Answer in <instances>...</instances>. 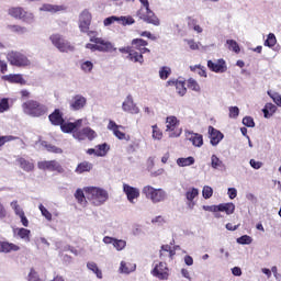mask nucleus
<instances>
[{"label":"nucleus","mask_w":281,"mask_h":281,"mask_svg":"<svg viewBox=\"0 0 281 281\" xmlns=\"http://www.w3.org/2000/svg\"><path fill=\"white\" fill-rule=\"evenodd\" d=\"M268 95L269 98H271V100H273L274 104H277V106H280L281 108V95L279 92H276V91H271V90H268Z\"/></svg>","instance_id":"nucleus-49"},{"label":"nucleus","mask_w":281,"mask_h":281,"mask_svg":"<svg viewBox=\"0 0 281 281\" xmlns=\"http://www.w3.org/2000/svg\"><path fill=\"white\" fill-rule=\"evenodd\" d=\"M190 69L194 72L200 75L202 78H207V72L205 71V67L201 65L190 66Z\"/></svg>","instance_id":"nucleus-47"},{"label":"nucleus","mask_w":281,"mask_h":281,"mask_svg":"<svg viewBox=\"0 0 281 281\" xmlns=\"http://www.w3.org/2000/svg\"><path fill=\"white\" fill-rule=\"evenodd\" d=\"M127 60H130V63H138V65H144V56L134 49H132V53L127 55Z\"/></svg>","instance_id":"nucleus-32"},{"label":"nucleus","mask_w":281,"mask_h":281,"mask_svg":"<svg viewBox=\"0 0 281 281\" xmlns=\"http://www.w3.org/2000/svg\"><path fill=\"white\" fill-rule=\"evenodd\" d=\"M16 139H19V137L12 136V135L1 136L0 137V148H1V146H4L5 144H8V142H14Z\"/></svg>","instance_id":"nucleus-61"},{"label":"nucleus","mask_w":281,"mask_h":281,"mask_svg":"<svg viewBox=\"0 0 281 281\" xmlns=\"http://www.w3.org/2000/svg\"><path fill=\"white\" fill-rule=\"evenodd\" d=\"M41 146H43V148H46L48 153H55L56 155H60L63 153V149L60 147H56L52 144H47V142L45 140L41 142Z\"/></svg>","instance_id":"nucleus-40"},{"label":"nucleus","mask_w":281,"mask_h":281,"mask_svg":"<svg viewBox=\"0 0 281 281\" xmlns=\"http://www.w3.org/2000/svg\"><path fill=\"white\" fill-rule=\"evenodd\" d=\"M14 236H18V238H21V240H24L25 243H30V235L32 234L31 229L27 228H14L13 229Z\"/></svg>","instance_id":"nucleus-29"},{"label":"nucleus","mask_w":281,"mask_h":281,"mask_svg":"<svg viewBox=\"0 0 281 281\" xmlns=\"http://www.w3.org/2000/svg\"><path fill=\"white\" fill-rule=\"evenodd\" d=\"M38 210L46 221H52V213L43 204L38 205Z\"/></svg>","instance_id":"nucleus-55"},{"label":"nucleus","mask_w":281,"mask_h":281,"mask_svg":"<svg viewBox=\"0 0 281 281\" xmlns=\"http://www.w3.org/2000/svg\"><path fill=\"white\" fill-rule=\"evenodd\" d=\"M151 137L153 139H155L156 142H161V139L164 138V132L161 131V128H159V126H157V124L151 126Z\"/></svg>","instance_id":"nucleus-39"},{"label":"nucleus","mask_w":281,"mask_h":281,"mask_svg":"<svg viewBox=\"0 0 281 281\" xmlns=\"http://www.w3.org/2000/svg\"><path fill=\"white\" fill-rule=\"evenodd\" d=\"M113 23H120L121 25H133L135 23V19L132 16H109L104 19L103 25L104 27H109V25H113Z\"/></svg>","instance_id":"nucleus-15"},{"label":"nucleus","mask_w":281,"mask_h":281,"mask_svg":"<svg viewBox=\"0 0 281 281\" xmlns=\"http://www.w3.org/2000/svg\"><path fill=\"white\" fill-rule=\"evenodd\" d=\"M8 30H10V32H13L14 34H19V35L27 34V32H29L26 26H21L19 24L9 25Z\"/></svg>","instance_id":"nucleus-38"},{"label":"nucleus","mask_w":281,"mask_h":281,"mask_svg":"<svg viewBox=\"0 0 281 281\" xmlns=\"http://www.w3.org/2000/svg\"><path fill=\"white\" fill-rule=\"evenodd\" d=\"M80 69L83 74H91L93 71V61L91 60H81L80 61Z\"/></svg>","instance_id":"nucleus-42"},{"label":"nucleus","mask_w":281,"mask_h":281,"mask_svg":"<svg viewBox=\"0 0 281 281\" xmlns=\"http://www.w3.org/2000/svg\"><path fill=\"white\" fill-rule=\"evenodd\" d=\"M187 45L190 47L192 50L199 49V43H196L194 40H186Z\"/></svg>","instance_id":"nucleus-64"},{"label":"nucleus","mask_w":281,"mask_h":281,"mask_svg":"<svg viewBox=\"0 0 281 281\" xmlns=\"http://www.w3.org/2000/svg\"><path fill=\"white\" fill-rule=\"evenodd\" d=\"M169 87H176V91L178 95H186L188 93V89L186 88V81L177 80V79H170L167 81Z\"/></svg>","instance_id":"nucleus-26"},{"label":"nucleus","mask_w":281,"mask_h":281,"mask_svg":"<svg viewBox=\"0 0 281 281\" xmlns=\"http://www.w3.org/2000/svg\"><path fill=\"white\" fill-rule=\"evenodd\" d=\"M40 12H49L50 14H56L57 12L67 11V5L65 4H52V3H43L38 8Z\"/></svg>","instance_id":"nucleus-21"},{"label":"nucleus","mask_w":281,"mask_h":281,"mask_svg":"<svg viewBox=\"0 0 281 281\" xmlns=\"http://www.w3.org/2000/svg\"><path fill=\"white\" fill-rule=\"evenodd\" d=\"M86 267L89 271L94 273L99 280H102V270H100L95 261H88Z\"/></svg>","instance_id":"nucleus-33"},{"label":"nucleus","mask_w":281,"mask_h":281,"mask_svg":"<svg viewBox=\"0 0 281 281\" xmlns=\"http://www.w3.org/2000/svg\"><path fill=\"white\" fill-rule=\"evenodd\" d=\"M2 80L13 85H27V81L23 78V75L20 74L2 76Z\"/></svg>","instance_id":"nucleus-27"},{"label":"nucleus","mask_w":281,"mask_h":281,"mask_svg":"<svg viewBox=\"0 0 281 281\" xmlns=\"http://www.w3.org/2000/svg\"><path fill=\"white\" fill-rule=\"evenodd\" d=\"M56 49L67 54L69 52H74V46L71 45V43H69V41L64 40V42H61Z\"/></svg>","instance_id":"nucleus-41"},{"label":"nucleus","mask_w":281,"mask_h":281,"mask_svg":"<svg viewBox=\"0 0 281 281\" xmlns=\"http://www.w3.org/2000/svg\"><path fill=\"white\" fill-rule=\"evenodd\" d=\"M276 111H278V106L276 104L266 103L265 108L262 109L263 117H266V120L273 117Z\"/></svg>","instance_id":"nucleus-31"},{"label":"nucleus","mask_w":281,"mask_h":281,"mask_svg":"<svg viewBox=\"0 0 281 281\" xmlns=\"http://www.w3.org/2000/svg\"><path fill=\"white\" fill-rule=\"evenodd\" d=\"M171 74H172V69H170V67L168 66H164L159 69L160 80H168Z\"/></svg>","instance_id":"nucleus-46"},{"label":"nucleus","mask_w":281,"mask_h":281,"mask_svg":"<svg viewBox=\"0 0 281 281\" xmlns=\"http://www.w3.org/2000/svg\"><path fill=\"white\" fill-rule=\"evenodd\" d=\"M137 270V265L128 259L121 260L119 265V273L121 276H131V273H135Z\"/></svg>","instance_id":"nucleus-18"},{"label":"nucleus","mask_w":281,"mask_h":281,"mask_svg":"<svg viewBox=\"0 0 281 281\" xmlns=\"http://www.w3.org/2000/svg\"><path fill=\"white\" fill-rule=\"evenodd\" d=\"M131 45H133L135 49L139 52V49H142L143 47H147L148 42L142 38H134L132 40Z\"/></svg>","instance_id":"nucleus-45"},{"label":"nucleus","mask_w":281,"mask_h":281,"mask_svg":"<svg viewBox=\"0 0 281 281\" xmlns=\"http://www.w3.org/2000/svg\"><path fill=\"white\" fill-rule=\"evenodd\" d=\"M91 170H93V164L89 161H82L76 167L75 172L77 175H83V172H91Z\"/></svg>","instance_id":"nucleus-30"},{"label":"nucleus","mask_w":281,"mask_h":281,"mask_svg":"<svg viewBox=\"0 0 281 281\" xmlns=\"http://www.w3.org/2000/svg\"><path fill=\"white\" fill-rule=\"evenodd\" d=\"M50 43H53L54 47H58L64 41L65 37L60 34H53L49 37Z\"/></svg>","instance_id":"nucleus-48"},{"label":"nucleus","mask_w":281,"mask_h":281,"mask_svg":"<svg viewBox=\"0 0 281 281\" xmlns=\"http://www.w3.org/2000/svg\"><path fill=\"white\" fill-rule=\"evenodd\" d=\"M211 167L213 168V170H220V168H225V164H223V160H221L218 156L212 155Z\"/></svg>","instance_id":"nucleus-37"},{"label":"nucleus","mask_w":281,"mask_h":281,"mask_svg":"<svg viewBox=\"0 0 281 281\" xmlns=\"http://www.w3.org/2000/svg\"><path fill=\"white\" fill-rule=\"evenodd\" d=\"M151 276L158 280H168V278H170L168 265H166V262L155 263Z\"/></svg>","instance_id":"nucleus-14"},{"label":"nucleus","mask_w":281,"mask_h":281,"mask_svg":"<svg viewBox=\"0 0 281 281\" xmlns=\"http://www.w3.org/2000/svg\"><path fill=\"white\" fill-rule=\"evenodd\" d=\"M74 139H77L78 142H85V139H89L92 142V139H95L98 137V133L93 131L91 127H83L82 130H74L72 132Z\"/></svg>","instance_id":"nucleus-9"},{"label":"nucleus","mask_w":281,"mask_h":281,"mask_svg":"<svg viewBox=\"0 0 281 281\" xmlns=\"http://www.w3.org/2000/svg\"><path fill=\"white\" fill-rule=\"evenodd\" d=\"M75 199L82 207L87 206V196H85V189H77L75 192Z\"/></svg>","instance_id":"nucleus-35"},{"label":"nucleus","mask_w":281,"mask_h":281,"mask_svg":"<svg viewBox=\"0 0 281 281\" xmlns=\"http://www.w3.org/2000/svg\"><path fill=\"white\" fill-rule=\"evenodd\" d=\"M196 196H199V189L196 188H190L186 192L188 210H194V205H196V202L194 200L196 199Z\"/></svg>","instance_id":"nucleus-24"},{"label":"nucleus","mask_w":281,"mask_h":281,"mask_svg":"<svg viewBox=\"0 0 281 281\" xmlns=\"http://www.w3.org/2000/svg\"><path fill=\"white\" fill-rule=\"evenodd\" d=\"M83 191L88 201L95 207H100V205H104L109 201V191L100 187H86Z\"/></svg>","instance_id":"nucleus-2"},{"label":"nucleus","mask_w":281,"mask_h":281,"mask_svg":"<svg viewBox=\"0 0 281 281\" xmlns=\"http://www.w3.org/2000/svg\"><path fill=\"white\" fill-rule=\"evenodd\" d=\"M49 122L54 124V126H60L63 133H74V131L81 128L82 124L87 122L86 119H78L75 122L65 121L63 119V114L60 110H55L49 116Z\"/></svg>","instance_id":"nucleus-1"},{"label":"nucleus","mask_w":281,"mask_h":281,"mask_svg":"<svg viewBox=\"0 0 281 281\" xmlns=\"http://www.w3.org/2000/svg\"><path fill=\"white\" fill-rule=\"evenodd\" d=\"M10 206L14 211L15 216H21V214L25 213V211H23V207H21V205H19V201H12Z\"/></svg>","instance_id":"nucleus-52"},{"label":"nucleus","mask_w":281,"mask_h":281,"mask_svg":"<svg viewBox=\"0 0 281 281\" xmlns=\"http://www.w3.org/2000/svg\"><path fill=\"white\" fill-rule=\"evenodd\" d=\"M276 43H278V40H276V35L273 33H270L265 42V45L267 47H273Z\"/></svg>","instance_id":"nucleus-59"},{"label":"nucleus","mask_w":281,"mask_h":281,"mask_svg":"<svg viewBox=\"0 0 281 281\" xmlns=\"http://www.w3.org/2000/svg\"><path fill=\"white\" fill-rule=\"evenodd\" d=\"M27 280L29 281H43V279H41V277H38V272H36V270H34V268L30 269Z\"/></svg>","instance_id":"nucleus-56"},{"label":"nucleus","mask_w":281,"mask_h":281,"mask_svg":"<svg viewBox=\"0 0 281 281\" xmlns=\"http://www.w3.org/2000/svg\"><path fill=\"white\" fill-rule=\"evenodd\" d=\"M151 223L154 225H164V223H166V218H164L161 215H158L151 220Z\"/></svg>","instance_id":"nucleus-63"},{"label":"nucleus","mask_w":281,"mask_h":281,"mask_svg":"<svg viewBox=\"0 0 281 281\" xmlns=\"http://www.w3.org/2000/svg\"><path fill=\"white\" fill-rule=\"evenodd\" d=\"M226 45H227L229 52H234L235 54H240V46L238 45L237 41L227 40Z\"/></svg>","instance_id":"nucleus-44"},{"label":"nucleus","mask_w":281,"mask_h":281,"mask_svg":"<svg viewBox=\"0 0 281 281\" xmlns=\"http://www.w3.org/2000/svg\"><path fill=\"white\" fill-rule=\"evenodd\" d=\"M113 247L116 251H124V249H126V240L115 238Z\"/></svg>","instance_id":"nucleus-50"},{"label":"nucleus","mask_w":281,"mask_h":281,"mask_svg":"<svg viewBox=\"0 0 281 281\" xmlns=\"http://www.w3.org/2000/svg\"><path fill=\"white\" fill-rule=\"evenodd\" d=\"M123 192L126 195L128 203H132V205H135L137 203V199H139L140 194L139 188L123 183Z\"/></svg>","instance_id":"nucleus-16"},{"label":"nucleus","mask_w":281,"mask_h":281,"mask_svg":"<svg viewBox=\"0 0 281 281\" xmlns=\"http://www.w3.org/2000/svg\"><path fill=\"white\" fill-rule=\"evenodd\" d=\"M97 157H106V153H109L110 148L109 144L103 143L101 145H97Z\"/></svg>","instance_id":"nucleus-43"},{"label":"nucleus","mask_w":281,"mask_h":281,"mask_svg":"<svg viewBox=\"0 0 281 281\" xmlns=\"http://www.w3.org/2000/svg\"><path fill=\"white\" fill-rule=\"evenodd\" d=\"M21 247L16 244L0 241V252L1 254H10V251H20Z\"/></svg>","instance_id":"nucleus-28"},{"label":"nucleus","mask_w":281,"mask_h":281,"mask_svg":"<svg viewBox=\"0 0 281 281\" xmlns=\"http://www.w3.org/2000/svg\"><path fill=\"white\" fill-rule=\"evenodd\" d=\"M120 128H124V127L122 125L115 124V121H110L108 124V130L112 131L113 135L116 136L117 139H125V142H128L131 139V136L120 131Z\"/></svg>","instance_id":"nucleus-20"},{"label":"nucleus","mask_w":281,"mask_h":281,"mask_svg":"<svg viewBox=\"0 0 281 281\" xmlns=\"http://www.w3.org/2000/svg\"><path fill=\"white\" fill-rule=\"evenodd\" d=\"M90 43H97L99 52H103V53L117 52V47H115L113 43L102 37L93 36L90 38Z\"/></svg>","instance_id":"nucleus-12"},{"label":"nucleus","mask_w":281,"mask_h":281,"mask_svg":"<svg viewBox=\"0 0 281 281\" xmlns=\"http://www.w3.org/2000/svg\"><path fill=\"white\" fill-rule=\"evenodd\" d=\"M202 210L205 212H225L227 215L232 214L236 210L234 203H224L218 205H203Z\"/></svg>","instance_id":"nucleus-13"},{"label":"nucleus","mask_w":281,"mask_h":281,"mask_svg":"<svg viewBox=\"0 0 281 281\" xmlns=\"http://www.w3.org/2000/svg\"><path fill=\"white\" fill-rule=\"evenodd\" d=\"M225 135L221 133V131L214 128V126H209V138L211 146H218L221 142H223V138Z\"/></svg>","instance_id":"nucleus-22"},{"label":"nucleus","mask_w":281,"mask_h":281,"mask_svg":"<svg viewBox=\"0 0 281 281\" xmlns=\"http://www.w3.org/2000/svg\"><path fill=\"white\" fill-rule=\"evenodd\" d=\"M184 134L187 139L191 142L192 146L195 148H201V146H203V135L190 131H186Z\"/></svg>","instance_id":"nucleus-23"},{"label":"nucleus","mask_w":281,"mask_h":281,"mask_svg":"<svg viewBox=\"0 0 281 281\" xmlns=\"http://www.w3.org/2000/svg\"><path fill=\"white\" fill-rule=\"evenodd\" d=\"M37 168L40 170H48L49 172H58L59 175H63L65 172V169L58 162L57 160H42L37 162Z\"/></svg>","instance_id":"nucleus-11"},{"label":"nucleus","mask_w":281,"mask_h":281,"mask_svg":"<svg viewBox=\"0 0 281 281\" xmlns=\"http://www.w3.org/2000/svg\"><path fill=\"white\" fill-rule=\"evenodd\" d=\"M123 113H130V115H139V106L135 103L133 94H127L121 105Z\"/></svg>","instance_id":"nucleus-10"},{"label":"nucleus","mask_w":281,"mask_h":281,"mask_svg":"<svg viewBox=\"0 0 281 281\" xmlns=\"http://www.w3.org/2000/svg\"><path fill=\"white\" fill-rule=\"evenodd\" d=\"M188 88L191 89V91H195L196 93L201 91V86H199V82H196V80L192 78L188 80Z\"/></svg>","instance_id":"nucleus-53"},{"label":"nucleus","mask_w":281,"mask_h":281,"mask_svg":"<svg viewBox=\"0 0 281 281\" xmlns=\"http://www.w3.org/2000/svg\"><path fill=\"white\" fill-rule=\"evenodd\" d=\"M166 130L165 133H168L169 137H181L182 130L179 128L180 121L175 115L166 117Z\"/></svg>","instance_id":"nucleus-8"},{"label":"nucleus","mask_w":281,"mask_h":281,"mask_svg":"<svg viewBox=\"0 0 281 281\" xmlns=\"http://www.w3.org/2000/svg\"><path fill=\"white\" fill-rule=\"evenodd\" d=\"M252 241L254 239L248 235H243L241 237L237 238L238 245H251Z\"/></svg>","instance_id":"nucleus-57"},{"label":"nucleus","mask_w":281,"mask_h":281,"mask_svg":"<svg viewBox=\"0 0 281 281\" xmlns=\"http://www.w3.org/2000/svg\"><path fill=\"white\" fill-rule=\"evenodd\" d=\"M138 1L140 5L146 10V13H143L142 9L137 12L138 19H140L145 23L159 27V25H161V20H159V18L155 14V12L150 10V2H148V0H138Z\"/></svg>","instance_id":"nucleus-4"},{"label":"nucleus","mask_w":281,"mask_h":281,"mask_svg":"<svg viewBox=\"0 0 281 281\" xmlns=\"http://www.w3.org/2000/svg\"><path fill=\"white\" fill-rule=\"evenodd\" d=\"M7 14L15 21H22V23H25V25H32L36 23V15L25 10L23 7H10L7 10Z\"/></svg>","instance_id":"nucleus-3"},{"label":"nucleus","mask_w":281,"mask_h":281,"mask_svg":"<svg viewBox=\"0 0 281 281\" xmlns=\"http://www.w3.org/2000/svg\"><path fill=\"white\" fill-rule=\"evenodd\" d=\"M22 109L25 115H30L31 117H42V115L47 113V106L34 100L24 102Z\"/></svg>","instance_id":"nucleus-5"},{"label":"nucleus","mask_w":281,"mask_h":281,"mask_svg":"<svg viewBox=\"0 0 281 281\" xmlns=\"http://www.w3.org/2000/svg\"><path fill=\"white\" fill-rule=\"evenodd\" d=\"M93 20V15L89 10H83L79 14L78 25L80 32H89V26L91 25V21Z\"/></svg>","instance_id":"nucleus-17"},{"label":"nucleus","mask_w":281,"mask_h":281,"mask_svg":"<svg viewBox=\"0 0 281 281\" xmlns=\"http://www.w3.org/2000/svg\"><path fill=\"white\" fill-rule=\"evenodd\" d=\"M5 111H10V102L8 98H0V113H5Z\"/></svg>","instance_id":"nucleus-54"},{"label":"nucleus","mask_w":281,"mask_h":281,"mask_svg":"<svg viewBox=\"0 0 281 281\" xmlns=\"http://www.w3.org/2000/svg\"><path fill=\"white\" fill-rule=\"evenodd\" d=\"M212 194H214V190L210 186H204L202 190L203 199H212Z\"/></svg>","instance_id":"nucleus-58"},{"label":"nucleus","mask_w":281,"mask_h":281,"mask_svg":"<svg viewBox=\"0 0 281 281\" xmlns=\"http://www.w3.org/2000/svg\"><path fill=\"white\" fill-rule=\"evenodd\" d=\"M7 60L12 65L13 67H30L32 65V61L30 58L25 56V54L21 52H9L7 54Z\"/></svg>","instance_id":"nucleus-7"},{"label":"nucleus","mask_w":281,"mask_h":281,"mask_svg":"<svg viewBox=\"0 0 281 281\" xmlns=\"http://www.w3.org/2000/svg\"><path fill=\"white\" fill-rule=\"evenodd\" d=\"M228 111H229L228 117L233 120H236V117L240 115V109H238V106H231Z\"/></svg>","instance_id":"nucleus-60"},{"label":"nucleus","mask_w":281,"mask_h":281,"mask_svg":"<svg viewBox=\"0 0 281 281\" xmlns=\"http://www.w3.org/2000/svg\"><path fill=\"white\" fill-rule=\"evenodd\" d=\"M143 194H145L146 199H150L151 203H161L168 196L164 189H155L151 186H145L143 188Z\"/></svg>","instance_id":"nucleus-6"},{"label":"nucleus","mask_w":281,"mask_h":281,"mask_svg":"<svg viewBox=\"0 0 281 281\" xmlns=\"http://www.w3.org/2000/svg\"><path fill=\"white\" fill-rule=\"evenodd\" d=\"M244 126H247L248 128H254L256 126V123L254 122V117L251 116H245L243 119Z\"/></svg>","instance_id":"nucleus-62"},{"label":"nucleus","mask_w":281,"mask_h":281,"mask_svg":"<svg viewBox=\"0 0 281 281\" xmlns=\"http://www.w3.org/2000/svg\"><path fill=\"white\" fill-rule=\"evenodd\" d=\"M160 256H168L169 258H172V256H175V250H172V247H170L169 245H165L161 247Z\"/></svg>","instance_id":"nucleus-51"},{"label":"nucleus","mask_w":281,"mask_h":281,"mask_svg":"<svg viewBox=\"0 0 281 281\" xmlns=\"http://www.w3.org/2000/svg\"><path fill=\"white\" fill-rule=\"evenodd\" d=\"M18 164L25 172H32L34 170V162L26 160L25 158H19Z\"/></svg>","instance_id":"nucleus-34"},{"label":"nucleus","mask_w":281,"mask_h":281,"mask_svg":"<svg viewBox=\"0 0 281 281\" xmlns=\"http://www.w3.org/2000/svg\"><path fill=\"white\" fill-rule=\"evenodd\" d=\"M87 106V98L82 97L81 94H77L72 98L70 102V109L72 111H80Z\"/></svg>","instance_id":"nucleus-25"},{"label":"nucleus","mask_w":281,"mask_h":281,"mask_svg":"<svg viewBox=\"0 0 281 281\" xmlns=\"http://www.w3.org/2000/svg\"><path fill=\"white\" fill-rule=\"evenodd\" d=\"M194 161H195V160H194V157L189 156V157H187V158H178L177 161H176V164H177V166H179L180 168H186V167H188V166H193Z\"/></svg>","instance_id":"nucleus-36"},{"label":"nucleus","mask_w":281,"mask_h":281,"mask_svg":"<svg viewBox=\"0 0 281 281\" xmlns=\"http://www.w3.org/2000/svg\"><path fill=\"white\" fill-rule=\"evenodd\" d=\"M207 67L211 71H214V74H225V71H227V63L225 59H216L215 61L209 60Z\"/></svg>","instance_id":"nucleus-19"}]
</instances>
